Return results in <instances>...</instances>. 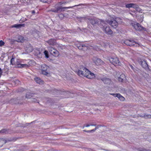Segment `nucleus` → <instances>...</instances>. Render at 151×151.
Returning <instances> with one entry per match:
<instances>
[{
  "instance_id": "f257e3e1",
  "label": "nucleus",
  "mask_w": 151,
  "mask_h": 151,
  "mask_svg": "<svg viewBox=\"0 0 151 151\" xmlns=\"http://www.w3.org/2000/svg\"><path fill=\"white\" fill-rule=\"evenodd\" d=\"M77 73L78 75L81 77H86L88 79H92L95 77V75L93 73L91 72L85 67L83 68V70H78Z\"/></svg>"
},
{
  "instance_id": "f03ea898",
  "label": "nucleus",
  "mask_w": 151,
  "mask_h": 151,
  "mask_svg": "<svg viewBox=\"0 0 151 151\" xmlns=\"http://www.w3.org/2000/svg\"><path fill=\"white\" fill-rule=\"evenodd\" d=\"M15 58H12L11 60L10 63L12 65H15L17 68H22L24 67H28L29 65L26 64H22L20 63L19 59H17L16 61H14Z\"/></svg>"
},
{
  "instance_id": "7ed1b4c3",
  "label": "nucleus",
  "mask_w": 151,
  "mask_h": 151,
  "mask_svg": "<svg viewBox=\"0 0 151 151\" xmlns=\"http://www.w3.org/2000/svg\"><path fill=\"white\" fill-rule=\"evenodd\" d=\"M109 60L110 63L115 66H121L122 64L119 58L117 57H111L109 58Z\"/></svg>"
},
{
  "instance_id": "20e7f679",
  "label": "nucleus",
  "mask_w": 151,
  "mask_h": 151,
  "mask_svg": "<svg viewBox=\"0 0 151 151\" xmlns=\"http://www.w3.org/2000/svg\"><path fill=\"white\" fill-rule=\"evenodd\" d=\"M101 24L102 25L101 28H102V30L106 32V33L108 35H111L112 34V31L109 26H107L106 24L104 23V22H101Z\"/></svg>"
},
{
  "instance_id": "39448f33",
  "label": "nucleus",
  "mask_w": 151,
  "mask_h": 151,
  "mask_svg": "<svg viewBox=\"0 0 151 151\" xmlns=\"http://www.w3.org/2000/svg\"><path fill=\"white\" fill-rule=\"evenodd\" d=\"M124 43L126 45L130 46L137 47L139 46V45L138 43L133 40H126L124 41Z\"/></svg>"
},
{
  "instance_id": "423d86ee",
  "label": "nucleus",
  "mask_w": 151,
  "mask_h": 151,
  "mask_svg": "<svg viewBox=\"0 0 151 151\" xmlns=\"http://www.w3.org/2000/svg\"><path fill=\"white\" fill-rule=\"evenodd\" d=\"M132 26L135 30L137 31H145L146 30L145 28L142 26L141 25L138 23H136V24H132Z\"/></svg>"
},
{
  "instance_id": "0eeeda50",
  "label": "nucleus",
  "mask_w": 151,
  "mask_h": 151,
  "mask_svg": "<svg viewBox=\"0 0 151 151\" xmlns=\"http://www.w3.org/2000/svg\"><path fill=\"white\" fill-rule=\"evenodd\" d=\"M49 50L50 54L54 56L57 57H58L59 55V52L55 48L50 47L49 48Z\"/></svg>"
},
{
  "instance_id": "6e6552de",
  "label": "nucleus",
  "mask_w": 151,
  "mask_h": 151,
  "mask_svg": "<svg viewBox=\"0 0 151 151\" xmlns=\"http://www.w3.org/2000/svg\"><path fill=\"white\" fill-rule=\"evenodd\" d=\"M49 67L45 64H42L41 65V70L42 73V74L47 75L48 74V71L47 70L48 69Z\"/></svg>"
},
{
  "instance_id": "1a4fd4ad",
  "label": "nucleus",
  "mask_w": 151,
  "mask_h": 151,
  "mask_svg": "<svg viewBox=\"0 0 151 151\" xmlns=\"http://www.w3.org/2000/svg\"><path fill=\"white\" fill-rule=\"evenodd\" d=\"M106 22L107 23L114 28H116L118 26V23L114 19H112L111 20H108Z\"/></svg>"
},
{
  "instance_id": "9d476101",
  "label": "nucleus",
  "mask_w": 151,
  "mask_h": 151,
  "mask_svg": "<svg viewBox=\"0 0 151 151\" xmlns=\"http://www.w3.org/2000/svg\"><path fill=\"white\" fill-rule=\"evenodd\" d=\"M93 62L97 65H103L104 63V62L101 59L97 58L93 60Z\"/></svg>"
},
{
  "instance_id": "9b49d317",
  "label": "nucleus",
  "mask_w": 151,
  "mask_h": 151,
  "mask_svg": "<svg viewBox=\"0 0 151 151\" xmlns=\"http://www.w3.org/2000/svg\"><path fill=\"white\" fill-rule=\"evenodd\" d=\"M98 80H101L105 84H110L111 83V81L110 79L106 77L101 78Z\"/></svg>"
},
{
  "instance_id": "f8f14e48",
  "label": "nucleus",
  "mask_w": 151,
  "mask_h": 151,
  "mask_svg": "<svg viewBox=\"0 0 151 151\" xmlns=\"http://www.w3.org/2000/svg\"><path fill=\"white\" fill-rule=\"evenodd\" d=\"M49 45H55L57 44V42L56 39L52 38L49 40L46 41Z\"/></svg>"
},
{
  "instance_id": "ddd939ff",
  "label": "nucleus",
  "mask_w": 151,
  "mask_h": 151,
  "mask_svg": "<svg viewBox=\"0 0 151 151\" xmlns=\"http://www.w3.org/2000/svg\"><path fill=\"white\" fill-rule=\"evenodd\" d=\"M120 76L117 79L119 82H123L124 81L126 80V77L124 74L121 73L120 74Z\"/></svg>"
},
{
  "instance_id": "4468645a",
  "label": "nucleus",
  "mask_w": 151,
  "mask_h": 151,
  "mask_svg": "<svg viewBox=\"0 0 151 151\" xmlns=\"http://www.w3.org/2000/svg\"><path fill=\"white\" fill-rule=\"evenodd\" d=\"M34 79L37 83L40 84H42L44 83V81H42L39 77H36L34 78Z\"/></svg>"
},
{
  "instance_id": "2eb2a0df",
  "label": "nucleus",
  "mask_w": 151,
  "mask_h": 151,
  "mask_svg": "<svg viewBox=\"0 0 151 151\" xmlns=\"http://www.w3.org/2000/svg\"><path fill=\"white\" fill-rule=\"evenodd\" d=\"M6 142V140L5 139L0 138V147H2Z\"/></svg>"
},
{
  "instance_id": "dca6fc26",
  "label": "nucleus",
  "mask_w": 151,
  "mask_h": 151,
  "mask_svg": "<svg viewBox=\"0 0 151 151\" xmlns=\"http://www.w3.org/2000/svg\"><path fill=\"white\" fill-rule=\"evenodd\" d=\"M88 20H89V22L93 25L97 22V20L94 19V18H89Z\"/></svg>"
},
{
  "instance_id": "f3484780",
  "label": "nucleus",
  "mask_w": 151,
  "mask_h": 151,
  "mask_svg": "<svg viewBox=\"0 0 151 151\" xmlns=\"http://www.w3.org/2000/svg\"><path fill=\"white\" fill-rule=\"evenodd\" d=\"M26 51L28 52H30L32 51L33 50V47L30 45H29L28 47H26Z\"/></svg>"
},
{
  "instance_id": "a211bd4d",
  "label": "nucleus",
  "mask_w": 151,
  "mask_h": 151,
  "mask_svg": "<svg viewBox=\"0 0 151 151\" xmlns=\"http://www.w3.org/2000/svg\"><path fill=\"white\" fill-rule=\"evenodd\" d=\"M24 26L25 25L24 24H15L12 26V27L15 28H20L22 27H24Z\"/></svg>"
},
{
  "instance_id": "6ab92c4d",
  "label": "nucleus",
  "mask_w": 151,
  "mask_h": 151,
  "mask_svg": "<svg viewBox=\"0 0 151 151\" xmlns=\"http://www.w3.org/2000/svg\"><path fill=\"white\" fill-rule=\"evenodd\" d=\"M24 40V37L22 36H19L18 37L17 40L18 42H22Z\"/></svg>"
},
{
  "instance_id": "aec40b11",
  "label": "nucleus",
  "mask_w": 151,
  "mask_h": 151,
  "mask_svg": "<svg viewBox=\"0 0 151 151\" xmlns=\"http://www.w3.org/2000/svg\"><path fill=\"white\" fill-rule=\"evenodd\" d=\"M141 65L142 67L144 68H146L148 67V65L145 61L142 62Z\"/></svg>"
},
{
  "instance_id": "412c9836",
  "label": "nucleus",
  "mask_w": 151,
  "mask_h": 151,
  "mask_svg": "<svg viewBox=\"0 0 151 151\" xmlns=\"http://www.w3.org/2000/svg\"><path fill=\"white\" fill-rule=\"evenodd\" d=\"M33 95V93H31L29 92H27L26 94V98L29 99L31 98Z\"/></svg>"
},
{
  "instance_id": "4be33fe9",
  "label": "nucleus",
  "mask_w": 151,
  "mask_h": 151,
  "mask_svg": "<svg viewBox=\"0 0 151 151\" xmlns=\"http://www.w3.org/2000/svg\"><path fill=\"white\" fill-rule=\"evenodd\" d=\"M59 11L60 12H64L65 11V9L66 8H70V7H63L61 6L58 7Z\"/></svg>"
},
{
  "instance_id": "5701e85b",
  "label": "nucleus",
  "mask_w": 151,
  "mask_h": 151,
  "mask_svg": "<svg viewBox=\"0 0 151 151\" xmlns=\"http://www.w3.org/2000/svg\"><path fill=\"white\" fill-rule=\"evenodd\" d=\"M9 129H4L0 131V132L2 133L7 134L9 132Z\"/></svg>"
},
{
  "instance_id": "b1692460",
  "label": "nucleus",
  "mask_w": 151,
  "mask_h": 151,
  "mask_svg": "<svg viewBox=\"0 0 151 151\" xmlns=\"http://www.w3.org/2000/svg\"><path fill=\"white\" fill-rule=\"evenodd\" d=\"M77 47L79 50H83L84 47H86V46L84 44H80L79 45H78Z\"/></svg>"
},
{
  "instance_id": "393cba45",
  "label": "nucleus",
  "mask_w": 151,
  "mask_h": 151,
  "mask_svg": "<svg viewBox=\"0 0 151 151\" xmlns=\"http://www.w3.org/2000/svg\"><path fill=\"white\" fill-rule=\"evenodd\" d=\"M117 98L121 101H124L125 99L119 93V94Z\"/></svg>"
},
{
  "instance_id": "a878e982",
  "label": "nucleus",
  "mask_w": 151,
  "mask_h": 151,
  "mask_svg": "<svg viewBox=\"0 0 151 151\" xmlns=\"http://www.w3.org/2000/svg\"><path fill=\"white\" fill-rule=\"evenodd\" d=\"M132 7L135 9L136 10H137L139 8V7L138 5L134 4L133 3Z\"/></svg>"
},
{
  "instance_id": "bb28decb",
  "label": "nucleus",
  "mask_w": 151,
  "mask_h": 151,
  "mask_svg": "<svg viewBox=\"0 0 151 151\" xmlns=\"http://www.w3.org/2000/svg\"><path fill=\"white\" fill-rule=\"evenodd\" d=\"M146 119L151 118V115L145 114L143 116Z\"/></svg>"
},
{
  "instance_id": "cd10ccee",
  "label": "nucleus",
  "mask_w": 151,
  "mask_h": 151,
  "mask_svg": "<svg viewBox=\"0 0 151 151\" xmlns=\"http://www.w3.org/2000/svg\"><path fill=\"white\" fill-rule=\"evenodd\" d=\"M58 17L60 19H62L64 17V15L62 13H60L58 14Z\"/></svg>"
},
{
  "instance_id": "c85d7f7f",
  "label": "nucleus",
  "mask_w": 151,
  "mask_h": 151,
  "mask_svg": "<svg viewBox=\"0 0 151 151\" xmlns=\"http://www.w3.org/2000/svg\"><path fill=\"white\" fill-rule=\"evenodd\" d=\"M139 151H151L150 150H147L144 148H139L138 149Z\"/></svg>"
},
{
  "instance_id": "c756f323",
  "label": "nucleus",
  "mask_w": 151,
  "mask_h": 151,
  "mask_svg": "<svg viewBox=\"0 0 151 151\" xmlns=\"http://www.w3.org/2000/svg\"><path fill=\"white\" fill-rule=\"evenodd\" d=\"M44 53L46 58H49V55L47 51L45 50L44 52Z\"/></svg>"
},
{
  "instance_id": "7c9ffc66",
  "label": "nucleus",
  "mask_w": 151,
  "mask_h": 151,
  "mask_svg": "<svg viewBox=\"0 0 151 151\" xmlns=\"http://www.w3.org/2000/svg\"><path fill=\"white\" fill-rule=\"evenodd\" d=\"M51 11L55 13H58V12L59 11L58 8V7H57L56 9H52Z\"/></svg>"
},
{
  "instance_id": "2f4dec72",
  "label": "nucleus",
  "mask_w": 151,
  "mask_h": 151,
  "mask_svg": "<svg viewBox=\"0 0 151 151\" xmlns=\"http://www.w3.org/2000/svg\"><path fill=\"white\" fill-rule=\"evenodd\" d=\"M132 5L133 3H130L129 4H128L126 5V7L128 8L132 7Z\"/></svg>"
},
{
  "instance_id": "473e14b6",
  "label": "nucleus",
  "mask_w": 151,
  "mask_h": 151,
  "mask_svg": "<svg viewBox=\"0 0 151 151\" xmlns=\"http://www.w3.org/2000/svg\"><path fill=\"white\" fill-rule=\"evenodd\" d=\"M40 1L43 3H50V1L49 0H39Z\"/></svg>"
},
{
  "instance_id": "72a5a7b5",
  "label": "nucleus",
  "mask_w": 151,
  "mask_h": 151,
  "mask_svg": "<svg viewBox=\"0 0 151 151\" xmlns=\"http://www.w3.org/2000/svg\"><path fill=\"white\" fill-rule=\"evenodd\" d=\"M96 124H86V125H85L84 126V127H89L90 126H96Z\"/></svg>"
},
{
  "instance_id": "f704fd0d",
  "label": "nucleus",
  "mask_w": 151,
  "mask_h": 151,
  "mask_svg": "<svg viewBox=\"0 0 151 151\" xmlns=\"http://www.w3.org/2000/svg\"><path fill=\"white\" fill-rule=\"evenodd\" d=\"M4 41H3L2 40H1L0 41V47L4 45Z\"/></svg>"
},
{
  "instance_id": "c9c22d12",
  "label": "nucleus",
  "mask_w": 151,
  "mask_h": 151,
  "mask_svg": "<svg viewBox=\"0 0 151 151\" xmlns=\"http://www.w3.org/2000/svg\"><path fill=\"white\" fill-rule=\"evenodd\" d=\"M119 93H110V94L114 96V97H118Z\"/></svg>"
},
{
  "instance_id": "e433bc0d",
  "label": "nucleus",
  "mask_w": 151,
  "mask_h": 151,
  "mask_svg": "<svg viewBox=\"0 0 151 151\" xmlns=\"http://www.w3.org/2000/svg\"><path fill=\"white\" fill-rule=\"evenodd\" d=\"M100 127L101 126H98L96 127L95 129H93L92 130H91V132H93V131H95L97 128H98L99 127Z\"/></svg>"
},
{
  "instance_id": "4c0bfd02",
  "label": "nucleus",
  "mask_w": 151,
  "mask_h": 151,
  "mask_svg": "<svg viewBox=\"0 0 151 151\" xmlns=\"http://www.w3.org/2000/svg\"><path fill=\"white\" fill-rule=\"evenodd\" d=\"M108 45H109V44L108 43H107L106 44H105L104 45V46L105 47H106L108 46Z\"/></svg>"
},
{
  "instance_id": "58836bf2",
  "label": "nucleus",
  "mask_w": 151,
  "mask_h": 151,
  "mask_svg": "<svg viewBox=\"0 0 151 151\" xmlns=\"http://www.w3.org/2000/svg\"><path fill=\"white\" fill-rule=\"evenodd\" d=\"M64 3H63L61 2H59L58 3V4L59 5H62V4H63Z\"/></svg>"
},
{
  "instance_id": "ea45409f",
  "label": "nucleus",
  "mask_w": 151,
  "mask_h": 151,
  "mask_svg": "<svg viewBox=\"0 0 151 151\" xmlns=\"http://www.w3.org/2000/svg\"><path fill=\"white\" fill-rule=\"evenodd\" d=\"M130 67L133 70H134V68L132 66V65H130Z\"/></svg>"
},
{
  "instance_id": "a19ab883",
  "label": "nucleus",
  "mask_w": 151,
  "mask_h": 151,
  "mask_svg": "<svg viewBox=\"0 0 151 151\" xmlns=\"http://www.w3.org/2000/svg\"><path fill=\"white\" fill-rule=\"evenodd\" d=\"M32 14H35V11L34 10H32Z\"/></svg>"
},
{
  "instance_id": "79ce46f5",
  "label": "nucleus",
  "mask_w": 151,
  "mask_h": 151,
  "mask_svg": "<svg viewBox=\"0 0 151 151\" xmlns=\"http://www.w3.org/2000/svg\"><path fill=\"white\" fill-rule=\"evenodd\" d=\"M2 73V71L1 69L0 68V73Z\"/></svg>"
},
{
  "instance_id": "37998d69",
  "label": "nucleus",
  "mask_w": 151,
  "mask_h": 151,
  "mask_svg": "<svg viewBox=\"0 0 151 151\" xmlns=\"http://www.w3.org/2000/svg\"><path fill=\"white\" fill-rule=\"evenodd\" d=\"M86 132H91V130H88V131H86Z\"/></svg>"
},
{
  "instance_id": "c03bdc74",
  "label": "nucleus",
  "mask_w": 151,
  "mask_h": 151,
  "mask_svg": "<svg viewBox=\"0 0 151 151\" xmlns=\"http://www.w3.org/2000/svg\"><path fill=\"white\" fill-rule=\"evenodd\" d=\"M2 73H0V78H1V75H2Z\"/></svg>"
},
{
  "instance_id": "a18cd8bd",
  "label": "nucleus",
  "mask_w": 151,
  "mask_h": 151,
  "mask_svg": "<svg viewBox=\"0 0 151 151\" xmlns=\"http://www.w3.org/2000/svg\"><path fill=\"white\" fill-rule=\"evenodd\" d=\"M83 131H84V132H86L87 131H86V130H83Z\"/></svg>"
},
{
  "instance_id": "49530a36",
  "label": "nucleus",
  "mask_w": 151,
  "mask_h": 151,
  "mask_svg": "<svg viewBox=\"0 0 151 151\" xmlns=\"http://www.w3.org/2000/svg\"><path fill=\"white\" fill-rule=\"evenodd\" d=\"M16 82H19V81H18V80H17V81H16Z\"/></svg>"
}]
</instances>
